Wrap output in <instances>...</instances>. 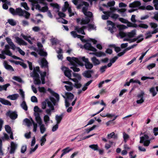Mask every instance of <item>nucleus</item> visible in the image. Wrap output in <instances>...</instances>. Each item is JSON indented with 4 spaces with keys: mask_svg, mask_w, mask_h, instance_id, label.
Instances as JSON below:
<instances>
[{
    "mask_svg": "<svg viewBox=\"0 0 158 158\" xmlns=\"http://www.w3.org/2000/svg\"><path fill=\"white\" fill-rule=\"evenodd\" d=\"M61 69L64 73V75L68 77L70 80H71V78L72 71L70 70L68 68L63 66L61 68Z\"/></svg>",
    "mask_w": 158,
    "mask_h": 158,
    "instance_id": "13",
    "label": "nucleus"
},
{
    "mask_svg": "<svg viewBox=\"0 0 158 158\" xmlns=\"http://www.w3.org/2000/svg\"><path fill=\"white\" fill-rule=\"evenodd\" d=\"M37 123L38 124L40 127V133L43 134L46 131V128L45 125L43 123V122L41 119H37V120H35Z\"/></svg>",
    "mask_w": 158,
    "mask_h": 158,
    "instance_id": "12",
    "label": "nucleus"
},
{
    "mask_svg": "<svg viewBox=\"0 0 158 158\" xmlns=\"http://www.w3.org/2000/svg\"><path fill=\"white\" fill-rule=\"evenodd\" d=\"M73 148H70L69 147H68L62 150V153L60 156V158H61L65 154L69 152L70 151L72 150Z\"/></svg>",
    "mask_w": 158,
    "mask_h": 158,
    "instance_id": "30",
    "label": "nucleus"
},
{
    "mask_svg": "<svg viewBox=\"0 0 158 158\" xmlns=\"http://www.w3.org/2000/svg\"><path fill=\"white\" fill-rule=\"evenodd\" d=\"M0 102L2 104L5 105L11 106V104L10 102L4 98H0Z\"/></svg>",
    "mask_w": 158,
    "mask_h": 158,
    "instance_id": "31",
    "label": "nucleus"
},
{
    "mask_svg": "<svg viewBox=\"0 0 158 158\" xmlns=\"http://www.w3.org/2000/svg\"><path fill=\"white\" fill-rule=\"evenodd\" d=\"M5 129L6 131L9 134H10L12 132L11 131V127L8 125L5 126Z\"/></svg>",
    "mask_w": 158,
    "mask_h": 158,
    "instance_id": "51",
    "label": "nucleus"
},
{
    "mask_svg": "<svg viewBox=\"0 0 158 158\" xmlns=\"http://www.w3.org/2000/svg\"><path fill=\"white\" fill-rule=\"evenodd\" d=\"M151 140L148 139V140H146V141H144V142H143V145L144 146L148 147V146L150 143Z\"/></svg>",
    "mask_w": 158,
    "mask_h": 158,
    "instance_id": "62",
    "label": "nucleus"
},
{
    "mask_svg": "<svg viewBox=\"0 0 158 158\" xmlns=\"http://www.w3.org/2000/svg\"><path fill=\"white\" fill-rule=\"evenodd\" d=\"M144 94V92L143 91H141L140 94H139V98H140L139 99V104H141L144 102V99L143 96Z\"/></svg>",
    "mask_w": 158,
    "mask_h": 158,
    "instance_id": "33",
    "label": "nucleus"
},
{
    "mask_svg": "<svg viewBox=\"0 0 158 158\" xmlns=\"http://www.w3.org/2000/svg\"><path fill=\"white\" fill-rule=\"evenodd\" d=\"M156 64L154 63H152V64H151L149 65H148L147 68V69H148V70H150V69H152L153 68L155 67L156 66Z\"/></svg>",
    "mask_w": 158,
    "mask_h": 158,
    "instance_id": "58",
    "label": "nucleus"
},
{
    "mask_svg": "<svg viewBox=\"0 0 158 158\" xmlns=\"http://www.w3.org/2000/svg\"><path fill=\"white\" fill-rule=\"evenodd\" d=\"M126 23L127 24V25L128 27H136L137 25L135 23H132L130 22H129L127 21V22Z\"/></svg>",
    "mask_w": 158,
    "mask_h": 158,
    "instance_id": "48",
    "label": "nucleus"
},
{
    "mask_svg": "<svg viewBox=\"0 0 158 158\" xmlns=\"http://www.w3.org/2000/svg\"><path fill=\"white\" fill-rule=\"evenodd\" d=\"M153 132L154 135L156 136L158 135V127H154L153 129Z\"/></svg>",
    "mask_w": 158,
    "mask_h": 158,
    "instance_id": "64",
    "label": "nucleus"
},
{
    "mask_svg": "<svg viewBox=\"0 0 158 158\" xmlns=\"http://www.w3.org/2000/svg\"><path fill=\"white\" fill-rule=\"evenodd\" d=\"M145 8L148 10H152L154 9L153 7L150 5L147 6L146 7L145 6L142 7V9L144 10Z\"/></svg>",
    "mask_w": 158,
    "mask_h": 158,
    "instance_id": "56",
    "label": "nucleus"
},
{
    "mask_svg": "<svg viewBox=\"0 0 158 158\" xmlns=\"http://www.w3.org/2000/svg\"><path fill=\"white\" fill-rule=\"evenodd\" d=\"M39 54L41 56H46L47 55V53L46 52L42 50H40L39 52Z\"/></svg>",
    "mask_w": 158,
    "mask_h": 158,
    "instance_id": "57",
    "label": "nucleus"
},
{
    "mask_svg": "<svg viewBox=\"0 0 158 158\" xmlns=\"http://www.w3.org/2000/svg\"><path fill=\"white\" fill-rule=\"evenodd\" d=\"M81 61L82 60L85 62V68L87 69H91L93 67V64L90 62L88 59L85 58V57H81Z\"/></svg>",
    "mask_w": 158,
    "mask_h": 158,
    "instance_id": "11",
    "label": "nucleus"
},
{
    "mask_svg": "<svg viewBox=\"0 0 158 158\" xmlns=\"http://www.w3.org/2000/svg\"><path fill=\"white\" fill-rule=\"evenodd\" d=\"M9 49L10 47L9 45H6L5 46V50H2L1 52V53L4 55L6 54L9 56H11L12 55V54L9 50Z\"/></svg>",
    "mask_w": 158,
    "mask_h": 158,
    "instance_id": "15",
    "label": "nucleus"
},
{
    "mask_svg": "<svg viewBox=\"0 0 158 158\" xmlns=\"http://www.w3.org/2000/svg\"><path fill=\"white\" fill-rule=\"evenodd\" d=\"M27 147L26 145L23 146L21 148V152L22 153H24L27 150Z\"/></svg>",
    "mask_w": 158,
    "mask_h": 158,
    "instance_id": "63",
    "label": "nucleus"
},
{
    "mask_svg": "<svg viewBox=\"0 0 158 158\" xmlns=\"http://www.w3.org/2000/svg\"><path fill=\"white\" fill-rule=\"evenodd\" d=\"M10 85L9 84H7L3 85H0V91L2 90H6L8 87Z\"/></svg>",
    "mask_w": 158,
    "mask_h": 158,
    "instance_id": "44",
    "label": "nucleus"
},
{
    "mask_svg": "<svg viewBox=\"0 0 158 158\" xmlns=\"http://www.w3.org/2000/svg\"><path fill=\"white\" fill-rule=\"evenodd\" d=\"M129 6L131 8H133V9H132L131 10H128V12H132L134 11L135 10H137V9H133L134 8L138 7V1H136V2H133V3H131L129 5Z\"/></svg>",
    "mask_w": 158,
    "mask_h": 158,
    "instance_id": "19",
    "label": "nucleus"
},
{
    "mask_svg": "<svg viewBox=\"0 0 158 158\" xmlns=\"http://www.w3.org/2000/svg\"><path fill=\"white\" fill-rule=\"evenodd\" d=\"M87 9H88L89 4L87 2H81L79 5H78L77 6V8L78 9H80L81 8H82V12H83V9L85 7L87 6Z\"/></svg>",
    "mask_w": 158,
    "mask_h": 158,
    "instance_id": "23",
    "label": "nucleus"
},
{
    "mask_svg": "<svg viewBox=\"0 0 158 158\" xmlns=\"http://www.w3.org/2000/svg\"><path fill=\"white\" fill-rule=\"evenodd\" d=\"M44 120L45 124L47 125L49 121H50L49 116L48 115H45L44 117Z\"/></svg>",
    "mask_w": 158,
    "mask_h": 158,
    "instance_id": "43",
    "label": "nucleus"
},
{
    "mask_svg": "<svg viewBox=\"0 0 158 158\" xmlns=\"http://www.w3.org/2000/svg\"><path fill=\"white\" fill-rule=\"evenodd\" d=\"M110 11H103V13L105 14L102 16V19L103 20H106L108 19L110 16L111 12H114L117 9L114 7H110Z\"/></svg>",
    "mask_w": 158,
    "mask_h": 158,
    "instance_id": "8",
    "label": "nucleus"
},
{
    "mask_svg": "<svg viewBox=\"0 0 158 158\" xmlns=\"http://www.w3.org/2000/svg\"><path fill=\"white\" fill-rule=\"evenodd\" d=\"M71 80L75 82L74 86L76 88L79 89L81 88L82 86L81 84L79 83L78 80L76 78L72 79Z\"/></svg>",
    "mask_w": 158,
    "mask_h": 158,
    "instance_id": "26",
    "label": "nucleus"
},
{
    "mask_svg": "<svg viewBox=\"0 0 158 158\" xmlns=\"http://www.w3.org/2000/svg\"><path fill=\"white\" fill-rule=\"evenodd\" d=\"M92 81V80H90L85 83L84 85L81 90L80 89L78 90V94H79L81 93L82 91H85L86 90V89H87L88 86L91 83Z\"/></svg>",
    "mask_w": 158,
    "mask_h": 158,
    "instance_id": "20",
    "label": "nucleus"
},
{
    "mask_svg": "<svg viewBox=\"0 0 158 158\" xmlns=\"http://www.w3.org/2000/svg\"><path fill=\"white\" fill-rule=\"evenodd\" d=\"M118 138V135L117 134L115 135L114 132H112L111 133L108 134L107 135V138L108 139H110L113 138L114 139H117Z\"/></svg>",
    "mask_w": 158,
    "mask_h": 158,
    "instance_id": "38",
    "label": "nucleus"
},
{
    "mask_svg": "<svg viewBox=\"0 0 158 158\" xmlns=\"http://www.w3.org/2000/svg\"><path fill=\"white\" fill-rule=\"evenodd\" d=\"M21 107L25 111H27L28 109L27 105L25 102L23 100V102L20 105Z\"/></svg>",
    "mask_w": 158,
    "mask_h": 158,
    "instance_id": "42",
    "label": "nucleus"
},
{
    "mask_svg": "<svg viewBox=\"0 0 158 158\" xmlns=\"http://www.w3.org/2000/svg\"><path fill=\"white\" fill-rule=\"evenodd\" d=\"M9 11L13 15H18L19 16H21L24 10H22L20 8H18L15 10L12 8H10L9 9Z\"/></svg>",
    "mask_w": 158,
    "mask_h": 158,
    "instance_id": "9",
    "label": "nucleus"
},
{
    "mask_svg": "<svg viewBox=\"0 0 158 158\" xmlns=\"http://www.w3.org/2000/svg\"><path fill=\"white\" fill-rule=\"evenodd\" d=\"M46 141V138H45L44 137H42L40 140V145L41 146L44 145V144Z\"/></svg>",
    "mask_w": 158,
    "mask_h": 158,
    "instance_id": "59",
    "label": "nucleus"
},
{
    "mask_svg": "<svg viewBox=\"0 0 158 158\" xmlns=\"http://www.w3.org/2000/svg\"><path fill=\"white\" fill-rule=\"evenodd\" d=\"M7 116H9L12 120H14L17 118L18 114L16 112L12 111L10 110L8 111L6 114Z\"/></svg>",
    "mask_w": 158,
    "mask_h": 158,
    "instance_id": "14",
    "label": "nucleus"
},
{
    "mask_svg": "<svg viewBox=\"0 0 158 158\" xmlns=\"http://www.w3.org/2000/svg\"><path fill=\"white\" fill-rule=\"evenodd\" d=\"M6 40L8 44L11 47V48L13 50H15L16 48V47L13 43L11 39L8 37H7L6 38Z\"/></svg>",
    "mask_w": 158,
    "mask_h": 158,
    "instance_id": "28",
    "label": "nucleus"
},
{
    "mask_svg": "<svg viewBox=\"0 0 158 158\" xmlns=\"http://www.w3.org/2000/svg\"><path fill=\"white\" fill-rule=\"evenodd\" d=\"M123 137L124 142L126 143L129 139L130 136L128 134L126 133L125 132H123Z\"/></svg>",
    "mask_w": 158,
    "mask_h": 158,
    "instance_id": "40",
    "label": "nucleus"
},
{
    "mask_svg": "<svg viewBox=\"0 0 158 158\" xmlns=\"http://www.w3.org/2000/svg\"><path fill=\"white\" fill-rule=\"evenodd\" d=\"M107 68V66L106 65H104L101 67L100 69V72L101 73L104 72Z\"/></svg>",
    "mask_w": 158,
    "mask_h": 158,
    "instance_id": "54",
    "label": "nucleus"
},
{
    "mask_svg": "<svg viewBox=\"0 0 158 158\" xmlns=\"http://www.w3.org/2000/svg\"><path fill=\"white\" fill-rule=\"evenodd\" d=\"M88 28V30L89 31L96 29V27L94 24H89L87 26H83L81 27H79V26H75V30L76 31L79 33L81 34L82 35H85V33L84 30Z\"/></svg>",
    "mask_w": 158,
    "mask_h": 158,
    "instance_id": "4",
    "label": "nucleus"
},
{
    "mask_svg": "<svg viewBox=\"0 0 158 158\" xmlns=\"http://www.w3.org/2000/svg\"><path fill=\"white\" fill-rule=\"evenodd\" d=\"M73 75L74 77H76V78L77 79L78 81L80 80L81 79V77L80 75L78 73H73Z\"/></svg>",
    "mask_w": 158,
    "mask_h": 158,
    "instance_id": "60",
    "label": "nucleus"
},
{
    "mask_svg": "<svg viewBox=\"0 0 158 158\" xmlns=\"http://www.w3.org/2000/svg\"><path fill=\"white\" fill-rule=\"evenodd\" d=\"M71 34L74 38H79L80 37V35L77 34L76 31H72L71 32Z\"/></svg>",
    "mask_w": 158,
    "mask_h": 158,
    "instance_id": "52",
    "label": "nucleus"
},
{
    "mask_svg": "<svg viewBox=\"0 0 158 158\" xmlns=\"http://www.w3.org/2000/svg\"><path fill=\"white\" fill-rule=\"evenodd\" d=\"M150 91L152 94L153 97L155 96L157 94V93L156 92L155 88L154 87H152L150 89Z\"/></svg>",
    "mask_w": 158,
    "mask_h": 158,
    "instance_id": "49",
    "label": "nucleus"
},
{
    "mask_svg": "<svg viewBox=\"0 0 158 158\" xmlns=\"http://www.w3.org/2000/svg\"><path fill=\"white\" fill-rule=\"evenodd\" d=\"M55 7L57 9V11L58 12V15L60 17H64L65 15L64 13L63 12H59V6L58 4H56L55 5Z\"/></svg>",
    "mask_w": 158,
    "mask_h": 158,
    "instance_id": "37",
    "label": "nucleus"
},
{
    "mask_svg": "<svg viewBox=\"0 0 158 158\" xmlns=\"http://www.w3.org/2000/svg\"><path fill=\"white\" fill-rule=\"evenodd\" d=\"M46 72H44L41 73L39 67L34 68L33 71L30 73V75L31 77L34 78V82L35 85H39L41 83V81L39 79V74H40L41 77V80L43 84L45 83V77L46 75Z\"/></svg>",
    "mask_w": 158,
    "mask_h": 158,
    "instance_id": "1",
    "label": "nucleus"
},
{
    "mask_svg": "<svg viewBox=\"0 0 158 158\" xmlns=\"http://www.w3.org/2000/svg\"><path fill=\"white\" fill-rule=\"evenodd\" d=\"M8 22L9 24L12 26H14L16 24V23L15 20L12 19H8Z\"/></svg>",
    "mask_w": 158,
    "mask_h": 158,
    "instance_id": "46",
    "label": "nucleus"
},
{
    "mask_svg": "<svg viewBox=\"0 0 158 158\" xmlns=\"http://www.w3.org/2000/svg\"><path fill=\"white\" fill-rule=\"evenodd\" d=\"M66 98L65 101V106L66 107H68L70 105V102H71L74 96L70 92H66Z\"/></svg>",
    "mask_w": 158,
    "mask_h": 158,
    "instance_id": "6",
    "label": "nucleus"
},
{
    "mask_svg": "<svg viewBox=\"0 0 158 158\" xmlns=\"http://www.w3.org/2000/svg\"><path fill=\"white\" fill-rule=\"evenodd\" d=\"M149 138V136L148 135L145 134L143 136L140 137V143H143L146 140H148Z\"/></svg>",
    "mask_w": 158,
    "mask_h": 158,
    "instance_id": "36",
    "label": "nucleus"
},
{
    "mask_svg": "<svg viewBox=\"0 0 158 158\" xmlns=\"http://www.w3.org/2000/svg\"><path fill=\"white\" fill-rule=\"evenodd\" d=\"M15 39L16 42L19 45H26L27 44L26 42L19 37H15Z\"/></svg>",
    "mask_w": 158,
    "mask_h": 158,
    "instance_id": "24",
    "label": "nucleus"
},
{
    "mask_svg": "<svg viewBox=\"0 0 158 158\" xmlns=\"http://www.w3.org/2000/svg\"><path fill=\"white\" fill-rule=\"evenodd\" d=\"M3 64L5 68L7 70L11 71H14V69L12 67L11 65H8L6 61L4 62Z\"/></svg>",
    "mask_w": 158,
    "mask_h": 158,
    "instance_id": "29",
    "label": "nucleus"
},
{
    "mask_svg": "<svg viewBox=\"0 0 158 158\" xmlns=\"http://www.w3.org/2000/svg\"><path fill=\"white\" fill-rule=\"evenodd\" d=\"M50 101H48V106L50 108V109H47L46 110V113L50 115H51V110H54V106L56 105V101L53 98H51L50 99Z\"/></svg>",
    "mask_w": 158,
    "mask_h": 158,
    "instance_id": "5",
    "label": "nucleus"
},
{
    "mask_svg": "<svg viewBox=\"0 0 158 158\" xmlns=\"http://www.w3.org/2000/svg\"><path fill=\"white\" fill-rule=\"evenodd\" d=\"M63 82L67 84V85H64V87L67 91H70L73 89V85L71 82L69 81H64Z\"/></svg>",
    "mask_w": 158,
    "mask_h": 158,
    "instance_id": "17",
    "label": "nucleus"
},
{
    "mask_svg": "<svg viewBox=\"0 0 158 158\" xmlns=\"http://www.w3.org/2000/svg\"><path fill=\"white\" fill-rule=\"evenodd\" d=\"M45 0H32L33 5L36 6V9L42 12H46L48 10L47 3Z\"/></svg>",
    "mask_w": 158,
    "mask_h": 158,
    "instance_id": "3",
    "label": "nucleus"
},
{
    "mask_svg": "<svg viewBox=\"0 0 158 158\" xmlns=\"http://www.w3.org/2000/svg\"><path fill=\"white\" fill-rule=\"evenodd\" d=\"M94 73L93 70H89L85 71L83 73V76L86 78H89L91 77V74Z\"/></svg>",
    "mask_w": 158,
    "mask_h": 158,
    "instance_id": "22",
    "label": "nucleus"
},
{
    "mask_svg": "<svg viewBox=\"0 0 158 158\" xmlns=\"http://www.w3.org/2000/svg\"><path fill=\"white\" fill-rule=\"evenodd\" d=\"M91 60L94 65H99L100 63V61L95 57L91 58Z\"/></svg>",
    "mask_w": 158,
    "mask_h": 158,
    "instance_id": "34",
    "label": "nucleus"
},
{
    "mask_svg": "<svg viewBox=\"0 0 158 158\" xmlns=\"http://www.w3.org/2000/svg\"><path fill=\"white\" fill-rule=\"evenodd\" d=\"M24 122L26 123L28 127L31 126L32 123L33 125V131L35 132L36 131L37 127V123H35L32 118L31 119V120L25 118L24 120Z\"/></svg>",
    "mask_w": 158,
    "mask_h": 158,
    "instance_id": "7",
    "label": "nucleus"
},
{
    "mask_svg": "<svg viewBox=\"0 0 158 158\" xmlns=\"http://www.w3.org/2000/svg\"><path fill=\"white\" fill-rule=\"evenodd\" d=\"M135 46V45H133L131 47L127 48L126 49H125L122 52L118 53V56H122L126 52V51L133 48Z\"/></svg>",
    "mask_w": 158,
    "mask_h": 158,
    "instance_id": "35",
    "label": "nucleus"
},
{
    "mask_svg": "<svg viewBox=\"0 0 158 158\" xmlns=\"http://www.w3.org/2000/svg\"><path fill=\"white\" fill-rule=\"evenodd\" d=\"M19 97L18 94H16L10 95L7 96V98L12 100H15L17 99Z\"/></svg>",
    "mask_w": 158,
    "mask_h": 158,
    "instance_id": "27",
    "label": "nucleus"
},
{
    "mask_svg": "<svg viewBox=\"0 0 158 158\" xmlns=\"http://www.w3.org/2000/svg\"><path fill=\"white\" fill-rule=\"evenodd\" d=\"M87 6L88 5H87L84 8L83 13L85 16H87V17H91L92 15V13L90 11H87L88 10Z\"/></svg>",
    "mask_w": 158,
    "mask_h": 158,
    "instance_id": "25",
    "label": "nucleus"
},
{
    "mask_svg": "<svg viewBox=\"0 0 158 158\" xmlns=\"http://www.w3.org/2000/svg\"><path fill=\"white\" fill-rule=\"evenodd\" d=\"M34 115L35 117V120H37V119H41L39 113L42 112V110L40 109L38 106H35L34 107Z\"/></svg>",
    "mask_w": 158,
    "mask_h": 158,
    "instance_id": "10",
    "label": "nucleus"
},
{
    "mask_svg": "<svg viewBox=\"0 0 158 158\" xmlns=\"http://www.w3.org/2000/svg\"><path fill=\"white\" fill-rule=\"evenodd\" d=\"M40 64L42 68H46L47 69L46 70L48 71V62L44 58L40 60Z\"/></svg>",
    "mask_w": 158,
    "mask_h": 158,
    "instance_id": "18",
    "label": "nucleus"
},
{
    "mask_svg": "<svg viewBox=\"0 0 158 158\" xmlns=\"http://www.w3.org/2000/svg\"><path fill=\"white\" fill-rule=\"evenodd\" d=\"M135 35V30H133L131 31L128 32L127 34V35L130 38H132Z\"/></svg>",
    "mask_w": 158,
    "mask_h": 158,
    "instance_id": "45",
    "label": "nucleus"
},
{
    "mask_svg": "<svg viewBox=\"0 0 158 158\" xmlns=\"http://www.w3.org/2000/svg\"><path fill=\"white\" fill-rule=\"evenodd\" d=\"M30 15V14L29 13L24 10L21 16H23L26 19H28Z\"/></svg>",
    "mask_w": 158,
    "mask_h": 158,
    "instance_id": "41",
    "label": "nucleus"
},
{
    "mask_svg": "<svg viewBox=\"0 0 158 158\" xmlns=\"http://www.w3.org/2000/svg\"><path fill=\"white\" fill-rule=\"evenodd\" d=\"M18 144L16 143L11 142L10 143V148L9 153L11 154H14L18 147Z\"/></svg>",
    "mask_w": 158,
    "mask_h": 158,
    "instance_id": "16",
    "label": "nucleus"
},
{
    "mask_svg": "<svg viewBox=\"0 0 158 158\" xmlns=\"http://www.w3.org/2000/svg\"><path fill=\"white\" fill-rule=\"evenodd\" d=\"M63 118V115L61 114L60 115H56L55 117V119L56 121V124H59Z\"/></svg>",
    "mask_w": 158,
    "mask_h": 158,
    "instance_id": "39",
    "label": "nucleus"
},
{
    "mask_svg": "<svg viewBox=\"0 0 158 158\" xmlns=\"http://www.w3.org/2000/svg\"><path fill=\"white\" fill-rule=\"evenodd\" d=\"M108 28H109V30L112 33H113L114 32V30H115V25H114L112 26L108 27Z\"/></svg>",
    "mask_w": 158,
    "mask_h": 158,
    "instance_id": "61",
    "label": "nucleus"
},
{
    "mask_svg": "<svg viewBox=\"0 0 158 158\" xmlns=\"http://www.w3.org/2000/svg\"><path fill=\"white\" fill-rule=\"evenodd\" d=\"M95 56L98 57L106 56V54L105 53L102 52H95Z\"/></svg>",
    "mask_w": 158,
    "mask_h": 158,
    "instance_id": "50",
    "label": "nucleus"
},
{
    "mask_svg": "<svg viewBox=\"0 0 158 158\" xmlns=\"http://www.w3.org/2000/svg\"><path fill=\"white\" fill-rule=\"evenodd\" d=\"M84 48L85 49L93 52H96L97 49L92 47L91 44L89 43H87L84 45Z\"/></svg>",
    "mask_w": 158,
    "mask_h": 158,
    "instance_id": "21",
    "label": "nucleus"
},
{
    "mask_svg": "<svg viewBox=\"0 0 158 158\" xmlns=\"http://www.w3.org/2000/svg\"><path fill=\"white\" fill-rule=\"evenodd\" d=\"M89 147L94 151L98 150V147L97 144H92L90 145Z\"/></svg>",
    "mask_w": 158,
    "mask_h": 158,
    "instance_id": "47",
    "label": "nucleus"
},
{
    "mask_svg": "<svg viewBox=\"0 0 158 158\" xmlns=\"http://www.w3.org/2000/svg\"><path fill=\"white\" fill-rule=\"evenodd\" d=\"M67 59L70 62L71 65L72 66L70 67V69H72L74 72H78L80 71V69L76 67L77 64L81 66H83L84 65V63L82 61H81V57L76 58L67 57Z\"/></svg>",
    "mask_w": 158,
    "mask_h": 158,
    "instance_id": "2",
    "label": "nucleus"
},
{
    "mask_svg": "<svg viewBox=\"0 0 158 158\" xmlns=\"http://www.w3.org/2000/svg\"><path fill=\"white\" fill-rule=\"evenodd\" d=\"M153 3L154 4L155 9L158 10V0H153Z\"/></svg>",
    "mask_w": 158,
    "mask_h": 158,
    "instance_id": "53",
    "label": "nucleus"
},
{
    "mask_svg": "<svg viewBox=\"0 0 158 158\" xmlns=\"http://www.w3.org/2000/svg\"><path fill=\"white\" fill-rule=\"evenodd\" d=\"M90 19L88 17H85V18H82L81 19L80 23L81 24H87L89 23Z\"/></svg>",
    "mask_w": 158,
    "mask_h": 158,
    "instance_id": "32",
    "label": "nucleus"
},
{
    "mask_svg": "<svg viewBox=\"0 0 158 158\" xmlns=\"http://www.w3.org/2000/svg\"><path fill=\"white\" fill-rule=\"evenodd\" d=\"M10 2L9 1H6V3H4L2 6L3 8L4 9H7L8 8V6L7 5H10Z\"/></svg>",
    "mask_w": 158,
    "mask_h": 158,
    "instance_id": "55",
    "label": "nucleus"
}]
</instances>
